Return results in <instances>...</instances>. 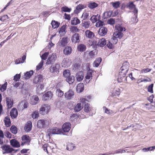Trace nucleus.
Instances as JSON below:
<instances>
[{"instance_id": "nucleus-36", "label": "nucleus", "mask_w": 155, "mask_h": 155, "mask_svg": "<svg viewBox=\"0 0 155 155\" xmlns=\"http://www.w3.org/2000/svg\"><path fill=\"white\" fill-rule=\"evenodd\" d=\"M33 74V71L32 70H31L27 72L24 74V77L25 79H28L30 78L31 76Z\"/></svg>"}, {"instance_id": "nucleus-26", "label": "nucleus", "mask_w": 155, "mask_h": 155, "mask_svg": "<svg viewBox=\"0 0 155 155\" xmlns=\"http://www.w3.org/2000/svg\"><path fill=\"white\" fill-rule=\"evenodd\" d=\"M32 123L31 121H28L26 123L25 127V130L27 132L30 131L31 129Z\"/></svg>"}, {"instance_id": "nucleus-39", "label": "nucleus", "mask_w": 155, "mask_h": 155, "mask_svg": "<svg viewBox=\"0 0 155 155\" xmlns=\"http://www.w3.org/2000/svg\"><path fill=\"white\" fill-rule=\"evenodd\" d=\"M123 35V33L122 32L119 31L115 32L113 34V36L117 39V38H121Z\"/></svg>"}, {"instance_id": "nucleus-30", "label": "nucleus", "mask_w": 155, "mask_h": 155, "mask_svg": "<svg viewBox=\"0 0 155 155\" xmlns=\"http://www.w3.org/2000/svg\"><path fill=\"white\" fill-rule=\"evenodd\" d=\"M85 33L86 36L89 38L91 39L94 36V33L89 30L86 31Z\"/></svg>"}, {"instance_id": "nucleus-2", "label": "nucleus", "mask_w": 155, "mask_h": 155, "mask_svg": "<svg viewBox=\"0 0 155 155\" xmlns=\"http://www.w3.org/2000/svg\"><path fill=\"white\" fill-rule=\"evenodd\" d=\"M51 109L50 106L48 104H44L41 106L40 109V113L42 115L48 113Z\"/></svg>"}, {"instance_id": "nucleus-12", "label": "nucleus", "mask_w": 155, "mask_h": 155, "mask_svg": "<svg viewBox=\"0 0 155 155\" xmlns=\"http://www.w3.org/2000/svg\"><path fill=\"white\" fill-rule=\"evenodd\" d=\"M84 76V74L83 72L80 71L77 73L75 77L77 81L80 82L83 80Z\"/></svg>"}, {"instance_id": "nucleus-57", "label": "nucleus", "mask_w": 155, "mask_h": 155, "mask_svg": "<svg viewBox=\"0 0 155 155\" xmlns=\"http://www.w3.org/2000/svg\"><path fill=\"white\" fill-rule=\"evenodd\" d=\"M10 130L13 134H15L17 133V128L15 126H12L10 128Z\"/></svg>"}, {"instance_id": "nucleus-22", "label": "nucleus", "mask_w": 155, "mask_h": 155, "mask_svg": "<svg viewBox=\"0 0 155 155\" xmlns=\"http://www.w3.org/2000/svg\"><path fill=\"white\" fill-rule=\"evenodd\" d=\"M10 116L12 118H16L18 115V112L15 108H13L10 111Z\"/></svg>"}, {"instance_id": "nucleus-48", "label": "nucleus", "mask_w": 155, "mask_h": 155, "mask_svg": "<svg viewBox=\"0 0 155 155\" xmlns=\"http://www.w3.org/2000/svg\"><path fill=\"white\" fill-rule=\"evenodd\" d=\"M71 31L73 33H77L80 31V30L78 28L75 26H72L70 28Z\"/></svg>"}, {"instance_id": "nucleus-28", "label": "nucleus", "mask_w": 155, "mask_h": 155, "mask_svg": "<svg viewBox=\"0 0 155 155\" xmlns=\"http://www.w3.org/2000/svg\"><path fill=\"white\" fill-rule=\"evenodd\" d=\"M6 102L8 108H11L13 105V101L12 99L10 97H6Z\"/></svg>"}, {"instance_id": "nucleus-6", "label": "nucleus", "mask_w": 155, "mask_h": 155, "mask_svg": "<svg viewBox=\"0 0 155 155\" xmlns=\"http://www.w3.org/2000/svg\"><path fill=\"white\" fill-rule=\"evenodd\" d=\"M69 41V39L67 37L60 38L58 42L59 45L62 47L67 45Z\"/></svg>"}, {"instance_id": "nucleus-27", "label": "nucleus", "mask_w": 155, "mask_h": 155, "mask_svg": "<svg viewBox=\"0 0 155 155\" xmlns=\"http://www.w3.org/2000/svg\"><path fill=\"white\" fill-rule=\"evenodd\" d=\"M128 63L127 62L124 63L123 64V66L120 68L121 70V72H124V73H127L128 71Z\"/></svg>"}, {"instance_id": "nucleus-21", "label": "nucleus", "mask_w": 155, "mask_h": 155, "mask_svg": "<svg viewBox=\"0 0 155 155\" xmlns=\"http://www.w3.org/2000/svg\"><path fill=\"white\" fill-rule=\"evenodd\" d=\"M91 97L90 96H85L84 98L80 97V100L82 104H85L86 101H91Z\"/></svg>"}, {"instance_id": "nucleus-31", "label": "nucleus", "mask_w": 155, "mask_h": 155, "mask_svg": "<svg viewBox=\"0 0 155 155\" xmlns=\"http://www.w3.org/2000/svg\"><path fill=\"white\" fill-rule=\"evenodd\" d=\"M26 58V56L24 55L22 57V59L21 58L16 59L15 61V64H18L20 63H22L24 62Z\"/></svg>"}, {"instance_id": "nucleus-23", "label": "nucleus", "mask_w": 155, "mask_h": 155, "mask_svg": "<svg viewBox=\"0 0 155 155\" xmlns=\"http://www.w3.org/2000/svg\"><path fill=\"white\" fill-rule=\"evenodd\" d=\"M107 32V29L106 28L102 27L99 29L98 34L100 35L103 36L106 34Z\"/></svg>"}, {"instance_id": "nucleus-60", "label": "nucleus", "mask_w": 155, "mask_h": 155, "mask_svg": "<svg viewBox=\"0 0 155 155\" xmlns=\"http://www.w3.org/2000/svg\"><path fill=\"white\" fill-rule=\"evenodd\" d=\"M48 145L49 149L51 150L56 147V144L54 143H50Z\"/></svg>"}, {"instance_id": "nucleus-9", "label": "nucleus", "mask_w": 155, "mask_h": 155, "mask_svg": "<svg viewBox=\"0 0 155 155\" xmlns=\"http://www.w3.org/2000/svg\"><path fill=\"white\" fill-rule=\"evenodd\" d=\"M71 60L68 58H64L62 61L61 65L62 67L68 68L71 64Z\"/></svg>"}, {"instance_id": "nucleus-58", "label": "nucleus", "mask_w": 155, "mask_h": 155, "mask_svg": "<svg viewBox=\"0 0 155 155\" xmlns=\"http://www.w3.org/2000/svg\"><path fill=\"white\" fill-rule=\"evenodd\" d=\"M110 43L114 45L116 44L117 42V39L116 38L114 37L113 36L110 40Z\"/></svg>"}, {"instance_id": "nucleus-54", "label": "nucleus", "mask_w": 155, "mask_h": 155, "mask_svg": "<svg viewBox=\"0 0 155 155\" xmlns=\"http://www.w3.org/2000/svg\"><path fill=\"white\" fill-rule=\"evenodd\" d=\"M91 23L89 21H84L82 24V26L83 27L85 28H88L90 26Z\"/></svg>"}, {"instance_id": "nucleus-5", "label": "nucleus", "mask_w": 155, "mask_h": 155, "mask_svg": "<svg viewBox=\"0 0 155 155\" xmlns=\"http://www.w3.org/2000/svg\"><path fill=\"white\" fill-rule=\"evenodd\" d=\"M127 8L130 10H133V12L136 18L137 17L138 11L136 8L135 5L134 4L133 2H129L127 5Z\"/></svg>"}, {"instance_id": "nucleus-13", "label": "nucleus", "mask_w": 155, "mask_h": 155, "mask_svg": "<svg viewBox=\"0 0 155 155\" xmlns=\"http://www.w3.org/2000/svg\"><path fill=\"white\" fill-rule=\"evenodd\" d=\"M92 78V73L90 71H88L86 74L85 78L84 83L86 84L88 83Z\"/></svg>"}, {"instance_id": "nucleus-50", "label": "nucleus", "mask_w": 155, "mask_h": 155, "mask_svg": "<svg viewBox=\"0 0 155 155\" xmlns=\"http://www.w3.org/2000/svg\"><path fill=\"white\" fill-rule=\"evenodd\" d=\"M39 112L38 110L34 111L31 114V117L34 119L37 118L39 116Z\"/></svg>"}, {"instance_id": "nucleus-49", "label": "nucleus", "mask_w": 155, "mask_h": 155, "mask_svg": "<svg viewBox=\"0 0 155 155\" xmlns=\"http://www.w3.org/2000/svg\"><path fill=\"white\" fill-rule=\"evenodd\" d=\"M63 92L59 89H57L56 91V94L58 97H61L64 95Z\"/></svg>"}, {"instance_id": "nucleus-20", "label": "nucleus", "mask_w": 155, "mask_h": 155, "mask_svg": "<svg viewBox=\"0 0 155 155\" xmlns=\"http://www.w3.org/2000/svg\"><path fill=\"white\" fill-rule=\"evenodd\" d=\"M63 134V132L61 129L57 127L53 128L51 130V134Z\"/></svg>"}, {"instance_id": "nucleus-33", "label": "nucleus", "mask_w": 155, "mask_h": 155, "mask_svg": "<svg viewBox=\"0 0 155 155\" xmlns=\"http://www.w3.org/2000/svg\"><path fill=\"white\" fill-rule=\"evenodd\" d=\"M66 80L69 84H71L74 82L75 77L73 75H70L66 78Z\"/></svg>"}, {"instance_id": "nucleus-35", "label": "nucleus", "mask_w": 155, "mask_h": 155, "mask_svg": "<svg viewBox=\"0 0 155 155\" xmlns=\"http://www.w3.org/2000/svg\"><path fill=\"white\" fill-rule=\"evenodd\" d=\"M112 14V11H110L105 12L103 14V18L104 19L108 18L111 16Z\"/></svg>"}, {"instance_id": "nucleus-8", "label": "nucleus", "mask_w": 155, "mask_h": 155, "mask_svg": "<svg viewBox=\"0 0 155 155\" xmlns=\"http://www.w3.org/2000/svg\"><path fill=\"white\" fill-rule=\"evenodd\" d=\"M22 142L21 143V145H24V144H26L28 145L30 141V137L27 135H24L21 137Z\"/></svg>"}, {"instance_id": "nucleus-63", "label": "nucleus", "mask_w": 155, "mask_h": 155, "mask_svg": "<svg viewBox=\"0 0 155 155\" xmlns=\"http://www.w3.org/2000/svg\"><path fill=\"white\" fill-rule=\"evenodd\" d=\"M7 85V82H6L2 85L0 89L3 92L6 90Z\"/></svg>"}, {"instance_id": "nucleus-14", "label": "nucleus", "mask_w": 155, "mask_h": 155, "mask_svg": "<svg viewBox=\"0 0 155 155\" xmlns=\"http://www.w3.org/2000/svg\"><path fill=\"white\" fill-rule=\"evenodd\" d=\"M52 94L51 91H48L44 94L42 97V99L44 101L51 99L52 97Z\"/></svg>"}, {"instance_id": "nucleus-4", "label": "nucleus", "mask_w": 155, "mask_h": 155, "mask_svg": "<svg viewBox=\"0 0 155 155\" xmlns=\"http://www.w3.org/2000/svg\"><path fill=\"white\" fill-rule=\"evenodd\" d=\"M60 65L58 64L52 65L49 68V70L51 73L58 74L59 72Z\"/></svg>"}, {"instance_id": "nucleus-43", "label": "nucleus", "mask_w": 155, "mask_h": 155, "mask_svg": "<svg viewBox=\"0 0 155 155\" xmlns=\"http://www.w3.org/2000/svg\"><path fill=\"white\" fill-rule=\"evenodd\" d=\"M80 23V20L77 18H74V19L71 20V23L73 25H76Z\"/></svg>"}, {"instance_id": "nucleus-59", "label": "nucleus", "mask_w": 155, "mask_h": 155, "mask_svg": "<svg viewBox=\"0 0 155 155\" xmlns=\"http://www.w3.org/2000/svg\"><path fill=\"white\" fill-rule=\"evenodd\" d=\"M49 54L48 52H45L41 56V58L42 60H45L47 58V57H48Z\"/></svg>"}, {"instance_id": "nucleus-7", "label": "nucleus", "mask_w": 155, "mask_h": 155, "mask_svg": "<svg viewBox=\"0 0 155 155\" xmlns=\"http://www.w3.org/2000/svg\"><path fill=\"white\" fill-rule=\"evenodd\" d=\"M74 92L71 89H69L64 94L65 98L67 100H71L74 97Z\"/></svg>"}, {"instance_id": "nucleus-46", "label": "nucleus", "mask_w": 155, "mask_h": 155, "mask_svg": "<svg viewBox=\"0 0 155 155\" xmlns=\"http://www.w3.org/2000/svg\"><path fill=\"white\" fill-rule=\"evenodd\" d=\"M102 59L100 58H97L94 63V66L96 67H98Z\"/></svg>"}, {"instance_id": "nucleus-44", "label": "nucleus", "mask_w": 155, "mask_h": 155, "mask_svg": "<svg viewBox=\"0 0 155 155\" xmlns=\"http://www.w3.org/2000/svg\"><path fill=\"white\" fill-rule=\"evenodd\" d=\"M76 147L75 145L72 143H69L67 147V149L69 151H71L73 150Z\"/></svg>"}, {"instance_id": "nucleus-56", "label": "nucleus", "mask_w": 155, "mask_h": 155, "mask_svg": "<svg viewBox=\"0 0 155 155\" xmlns=\"http://www.w3.org/2000/svg\"><path fill=\"white\" fill-rule=\"evenodd\" d=\"M44 61L42 60L36 66V70L38 71L41 69L43 66Z\"/></svg>"}, {"instance_id": "nucleus-64", "label": "nucleus", "mask_w": 155, "mask_h": 155, "mask_svg": "<svg viewBox=\"0 0 155 155\" xmlns=\"http://www.w3.org/2000/svg\"><path fill=\"white\" fill-rule=\"evenodd\" d=\"M20 74H17L14 76L13 80L15 81H17L19 80L20 78Z\"/></svg>"}, {"instance_id": "nucleus-34", "label": "nucleus", "mask_w": 155, "mask_h": 155, "mask_svg": "<svg viewBox=\"0 0 155 155\" xmlns=\"http://www.w3.org/2000/svg\"><path fill=\"white\" fill-rule=\"evenodd\" d=\"M104 112L109 115L113 114L114 112L112 110H110L105 107H103Z\"/></svg>"}, {"instance_id": "nucleus-19", "label": "nucleus", "mask_w": 155, "mask_h": 155, "mask_svg": "<svg viewBox=\"0 0 155 155\" xmlns=\"http://www.w3.org/2000/svg\"><path fill=\"white\" fill-rule=\"evenodd\" d=\"M84 90V86L83 83H80L78 84L76 87V91L78 93L82 92Z\"/></svg>"}, {"instance_id": "nucleus-40", "label": "nucleus", "mask_w": 155, "mask_h": 155, "mask_svg": "<svg viewBox=\"0 0 155 155\" xmlns=\"http://www.w3.org/2000/svg\"><path fill=\"white\" fill-rule=\"evenodd\" d=\"M78 49L80 51H84L86 49V46L83 44H80L78 45Z\"/></svg>"}, {"instance_id": "nucleus-41", "label": "nucleus", "mask_w": 155, "mask_h": 155, "mask_svg": "<svg viewBox=\"0 0 155 155\" xmlns=\"http://www.w3.org/2000/svg\"><path fill=\"white\" fill-rule=\"evenodd\" d=\"M84 7L82 4H79L76 7V9L74 11V12L76 13H78L82 9L84 8Z\"/></svg>"}, {"instance_id": "nucleus-17", "label": "nucleus", "mask_w": 155, "mask_h": 155, "mask_svg": "<svg viewBox=\"0 0 155 155\" xmlns=\"http://www.w3.org/2000/svg\"><path fill=\"white\" fill-rule=\"evenodd\" d=\"M125 74L126 73H124V72H119V76L117 79V81L119 82H120L123 81L124 80H126Z\"/></svg>"}, {"instance_id": "nucleus-52", "label": "nucleus", "mask_w": 155, "mask_h": 155, "mask_svg": "<svg viewBox=\"0 0 155 155\" xmlns=\"http://www.w3.org/2000/svg\"><path fill=\"white\" fill-rule=\"evenodd\" d=\"M91 110L90 105L88 104H85L84 107V111L86 112H88Z\"/></svg>"}, {"instance_id": "nucleus-53", "label": "nucleus", "mask_w": 155, "mask_h": 155, "mask_svg": "<svg viewBox=\"0 0 155 155\" xmlns=\"http://www.w3.org/2000/svg\"><path fill=\"white\" fill-rule=\"evenodd\" d=\"M63 74L64 76L66 78L70 76V71L68 70H65L63 72Z\"/></svg>"}, {"instance_id": "nucleus-37", "label": "nucleus", "mask_w": 155, "mask_h": 155, "mask_svg": "<svg viewBox=\"0 0 155 155\" xmlns=\"http://www.w3.org/2000/svg\"><path fill=\"white\" fill-rule=\"evenodd\" d=\"M65 30V26H62L59 31L60 36H62L64 35L66 33Z\"/></svg>"}, {"instance_id": "nucleus-61", "label": "nucleus", "mask_w": 155, "mask_h": 155, "mask_svg": "<svg viewBox=\"0 0 155 155\" xmlns=\"http://www.w3.org/2000/svg\"><path fill=\"white\" fill-rule=\"evenodd\" d=\"M153 84H152L147 87V91L148 92H150L151 93H152L153 92Z\"/></svg>"}, {"instance_id": "nucleus-11", "label": "nucleus", "mask_w": 155, "mask_h": 155, "mask_svg": "<svg viewBox=\"0 0 155 155\" xmlns=\"http://www.w3.org/2000/svg\"><path fill=\"white\" fill-rule=\"evenodd\" d=\"M71 126V124L69 123H65L62 125V130L64 132H68L70 130Z\"/></svg>"}, {"instance_id": "nucleus-25", "label": "nucleus", "mask_w": 155, "mask_h": 155, "mask_svg": "<svg viewBox=\"0 0 155 155\" xmlns=\"http://www.w3.org/2000/svg\"><path fill=\"white\" fill-rule=\"evenodd\" d=\"M81 103V102L78 103L75 107L74 110L75 112H79L82 109L83 105Z\"/></svg>"}, {"instance_id": "nucleus-24", "label": "nucleus", "mask_w": 155, "mask_h": 155, "mask_svg": "<svg viewBox=\"0 0 155 155\" xmlns=\"http://www.w3.org/2000/svg\"><path fill=\"white\" fill-rule=\"evenodd\" d=\"M72 49L70 46H67L63 50V53L65 55H69L72 52Z\"/></svg>"}, {"instance_id": "nucleus-62", "label": "nucleus", "mask_w": 155, "mask_h": 155, "mask_svg": "<svg viewBox=\"0 0 155 155\" xmlns=\"http://www.w3.org/2000/svg\"><path fill=\"white\" fill-rule=\"evenodd\" d=\"M97 16L93 15L91 17L90 20L93 23L95 22L97 20Z\"/></svg>"}, {"instance_id": "nucleus-18", "label": "nucleus", "mask_w": 155, "mask_h": 155, "mask_svg": "<svg viewBox=\"0 0 155 155\" xmlns=\"http://www.w3.org/2000/svg\"><path fill=\"white\" fill-rule=\"evenodd\" d=\"M71 40L73 43H76L79 42V35L78 34L75 33L71 37Z\"/></svg>"}, {"instance_id": "nucleus-55", "label": "nucleus", "mask_w": 155, "mask_h": 155, "mask_svg": "<svg viewBox=\"0 0 155 155\" xmlns=\"http://www.w3.org/2000/svg\"><path fill=\"white\" fill-rule=\"evenodd\" d=\"M120 2L118 1L111 3V4L112 5L113 7L115 8H118L120 5Z\"/></svg>"}, {"instance_id": "nucleus-38", "label": "nucleus", "mask_w": 155, "mask_h": 155, "mask_svg": "<svg viewBox=\"0 0 155 155\" xmlns=\"http://www.w3.org/2000/svg\"><path fill=\"white\" fill-rule=\"evenodd\" d=\"M98 6L97 4L93 2H90L88 4V7L91 9H94L97 7Z\"/></svg>"}, {"instance_id": "nucleus-16", "label": "nucleus", "mask_w": 155, "mask_h": 155, "mask_svg": "<svg viewBox=\"0 0 155 155\" xmlns=\"http://www.w3.org/2000/svg\"><path fill=\"white\" fill-rule=\"evenodd\" d=\"M43 78L42 76L39 74L36 76L33 80V82L35 84H37L38 83L42 81Z\"/></svg>"}, {"instance_id": "nucleus-15", "label": "nucleus", "mask_w": 155, "mask_h": 155, "mask_svg": "<svg viewBox=\"0 0 155 155\" xmlns=\"http://www.w3.org/2000/svg\"><path fill=\"white\" fill-rule=\"evenodd\" d=\"M39 101V98L36 95H34L31 97L30 103L32 105H36Z\"/></svg>"}, {"instance_id": "nucleus-1", "label": "nucleus", "mask_w": 155, "mask_h": 155, "mask_svg": "<svg viewBox=\"0 0 155 155\" xmlns=\"http://www.w3.org/2000/svg\"><path fill=\"white\" fill-rule=\"evenodd\" d=\"M57 57L56 53H53L49 55L47 60L46 64V65H48L52 64L54 63L57 60Z\"/></svg>"}, {"instance_id": "nucleus-51", "label": "nucleus", "mask_w": 155, "mask_h": 155, "mask_svg": "<svg viewBox=\"0 0 155 155\" xmlns=\"http://www.w3.org/2000/svg\"><path fill=\"white\" fill-rule=\"evenodd\" d=\"M61 11L62 12H70L71 11V9L65 6L62 7L61 8Z\"/></svg>"}, {"instance_id": "nucleus-3", "label": "nucleus", "mask_w": 155, "mask_h": 155, "mask_svg": "<svg viewBox=\"0 0 155 155\" xmlns=\"http://www.w3.org/2000/svg\"><path fill=\"white\" fill-rule=\"evenodd\" d=\"M49 125V121L47 120H40L38 121L37 126L40 128H45Z\"/></svg>"}, {"instance_id": "nucleus-47", "label": "nucleus", "mask_w": 155, "mask_h": 155, "mask_svg": "<svg viewBox=\"0 0 155 155\" xmlns=\"http://www.w3.org/2000/svg\"><path fill=\"white\" fill-rule=\"evenodd\" d=\"M115 28L118 31H117L119 32H121L123 31H124L125 30V29L124 28L122 27L119 25H116Z\"/></svg>"}, {"instance_id": "nucleus-45", "label": "nucleus", "mask_w": 155, "mask_h": 155, "mask_svg": "<svg viewBox=\"0 0 155 155\" xmlns=\"http://www.w3.org/2000/svg\"><path fill=\"white\" fill-rule=\"evenodd\" d=\"M51 25L53 28H55L59 26L60 23L55 21H52L51 23Z\"/></svg>"}, {"instance_id": "nucleus-42", "label": "nucleus", "mask_w": 155, "mask_h": 155, "mask_svg": "<svg viewBox=\"0 0 155 155\" xmlns=\"http://www.w3.org/2000/svg\"><path fill=\"white\" fill-rule=\"evenodd\" d=\"M4 122L6 127H8L10 126L11 123L10 119L8 117H5L4 120Z\"/></svg>"}, {"instance_id": "nucleus-29", "label": "nucleus", "mask_w": 155, "mask_h": 155, "mask_svg": "<svg viewBox=\"0 0 155 155\" xmlns=\"http://www.w3.org/2000/svg\"><path fill=\"white\" fill-rule=\"evenodd\" d=\"M106 44V40L105 39L102 38L99 40L97 43L98 47H103Z\"/></svg>"}, {"instance_id": "nucleus-10", "label": "nucleus", "mask_w": 155, "mask_h": 155, "mask_svg": "<svg viewBox=\"0 0 155 155\" xmlns=\"http://www.w3.org/2000/svg\"><path fill=\"white\" fill-rule=\"evenodd\" d=\"M2 153L4 154L5 153H8L12 152L14 150L12 148H10L9 146L5 145L2 147Z\"/></svg>"}, {"instance_id": "nucleus-32", "label": "nucleus", "mask_w": 155, "mask_h": 155, "mask_svg": "<svg viewBox=\"0 0 155 155\" xmlns=\"http://www.w3.org/2000/svg\"><path fill=\"white\" fill-rule=\"evenodd\" d=\"M11 144L13 147H20L19 143L15 139H12L10 141Z\"/></svg>"}]
</instances>
